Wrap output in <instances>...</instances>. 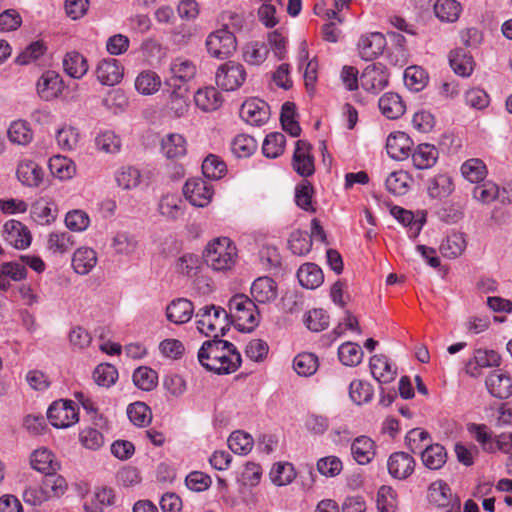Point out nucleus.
<instances>
[{"label": "nucleus", "mask_w": 512, "mask_h": 512, "mask_svg": "<svg viewBox=\"0 0 512 512\" xmlns=\"http://www.w3.org/2000/svg\"><path fill=\"white\" fill-rule=\"evenodd\" d=\"M200 364L218 375L231 374L241 365L242 358L234 344L222 340L219 334L214 339L203 342L198 351Z\"/></svg>", "instance_id": "f257e3e1"}, {"label": "nucleus", "mask_w": 512, "mask_h": 512, "mask_svg": "<svg viewBox=\"0 0 512 512\" xmlns=\"http://www.w3.org/2000/svg\"><path fill=\"white\" fill-rule=\"evenodd\" d=\"M237 249L227 237H219L209 242L203 253L208 267L215 271L230 270L236 261Z\"/></svg>", "instance_id": "f03ea898"}, {"label": "nucleus", "mask_w": 512, "mask_h": 512, "mask_svg": "<svg viewBox=\"0 0 512 512\" xmlns=\"http://www.w3.org/2000/svg\"><path fill=\"white\" fill-rule=\"evenodd\" d=\"M196 324L200 333L206 336L219 334L222 337L229 330L228 313L225 309L215 305L200 308L196 314Z\"/></svg>", "instance_id": "7ed1b4c3"}, {"label": "nucleus", "mask_w": 512, "mask_h": 512, "mask_svg": "<svg viewBox=\"0 0 512 512\" xmlns=\"http://www.w3.org/2000/svg\"><path fill=\"white\" fill-rule=\"evenodd\" d=\"M231 317L241 332H251L259 323V311L255 302L244 294H237L229 301Z\"/></svg>", "instance_id": "20e7f679"}, {"label": "nucleus", "mask_w": 512, "mask_h": 512, "mask_svg": "<svg viewBox=\"0 0 512 512\" xmlns=\"http://www.w3.org/2000/svg\"><path fill=\"white\" fill-rule=\"evenodd\" d=\"M236 37L231 30L220 28L211 32L206 39V48L210 56L218 59L228 58L236 50Z\"/></svg>", "instance_id": "39448f33"}, {"label": "nucleus", "mask_w": 512, "mask_h": 512, "mask_svg": "<svg viewBox=\"0 0 512 512\" xmlns=\"http://www.w3.org/2000/svg\"><path fill=\"white\" fill-rule=\"evenodd\" d=\"M246 76V70L242 64L228 61L218 67L215 80L218 87L223 90L234 91L242 86Z\"/></svg>", "instance_id": "423d86ee"}, {"label": "nucleus", "mask_w": 512, "mask_h": 512, "mask_svg": "<svg viewBox=\"0 0 512 512\" xmlns=\"http://www.w3.org/2000/svg\"><path fill=\"white\" fill-rule=\"evenodd\" d=\"M47 418L54 427L67 428L78 422V409L71 400L55 401L48 408Z\"/></svg>", "instance_id": "0eeeda50"}, {"label": "nucleus", "mask_w": 512, "mask_h": 512, "mask_svg": "<svg viewBox=\"0 0 512 512\" xmlns=\"http://www.w3.org/2000/svg\"><path fill=\"white\" fill-rule=\"evenodd\" d=\"M312 145L303 139L297 140L292 156V168L301 177L307 178L315 172V160Z\"/></svg>", "instance_id": "6e6552de"}, {"label": "nucleus", "mask_w": 512, "mask_h": 512, "mask_svg": "<svg viewBox=\"0 0 512 512\" xmlns=\"http://www.w3.org/2000/svg\"><path fill=\"white\" fill-rule=\"evenodd\" d=\"M389 83L387 68L381 63L368 65L360 76L361 87L372 94H378Z\"/></svg>", "instance_id": "1a4fd4ad"}, {"label": "nucleus", "mask_w": 512, "mask_h": 512, "mask_svg": "<svg viewBox=\"0 0 512 512\" xmlns=\"http://www.w3.org/2000/svg\"><path fill=\"white\" fill-rule=\"evenodd\" d=\"M183 193L192 205L205 207L212 199L213 188L211 184L201 178H192L186 181Z\"/></svg>", "instance_id": "9d476101"}, {"label": "nucleus", "mask_w": 512, "mask_h": 512, "mask_svg": "<svg viewBox=\"0 0 512 512\" xmlns=\"http://www.w3.org/2000/svg\"><path fill=\"white\" fill-rule=\"evenodd\" d=\"M387 469L393 478L404 480L414 472L415 460L407 452H394L387 460Z\"/></svg>", "instance_id": "9b49d317"}, {"label": "nucleus", "mask_w": 512, "mask_h": 512, "mask_svg": "<svg viewBox=\"0 0 512 512\" xmlns=\"http://www.w3.org/2000/svg\"><path fill=\"white\" fill-rule=\"evenodd\" d=\"M240 117L250 125L261 126L269 119V108L263 100L252 98L240 108Z\"/></svg>", "instance_id": "f8f14e48"}, {"label": "nucleus", "mask_w": 512, "mask_h": 512, "mask_svg": "<svg viewBox=\"0 0 512 512\" xmlns=\"http://www.w3.org/2000/svg\"><path fill=\"white\" fill-rule=\"evenodd\" d=\"M386 44L384 35L379 32L364 35L358 42L359 55L363 60H373L383 53Z\"/></svg>", "instance_id": "ddd939ff"}, {"label": "nucleus", "mask_w": 512, "mask_h": 512, "mask_svg": "<svg viewBox=\"0 0 512 512\" xmlns=\"http://www.w3.org/2000/svg\"><path fill=\"white\" fill-rule=\"evenodd\" d=\"M4 239L16 249H25L31 244V235L25 225L9 220L3 226Z\"/></svg>", "instance_id": "4468645a"}, {"label": "nucleus", "mask_w": 512, "mask_h": 512, "mask_svg": "<svg viewBox=\"0 0 512 512\" xmlns=\"http://www.w3.org/2000/svg\"><path fill=\"white\" fill-rule=\"evenodd\" d=\"M413 146L412 139L405 132L397 131L391 133L386 141L388 155L395 160L408 158Z\"/></svg>", "instance_id": "2eb2a0df"}, {"label": "nucleus", "mask_w": 512, "mask_h": 512, "mask_svg": "<svg viewBox=\"0 0 512 512\" xmlns=\"http://www.w3.org/2000/svg\"><path fill=\"white\" fill-rule=\"evenodd\" d=\"M489 393L498 399H507L512 395V378L501 370L490 373L485 381Z\"/></svg>", "instance_id": "dca6fc26"}, {"label": "nucleus", "mask_w": 512, "mask_h": 512, "mask_svg": "<svg viewBox=\"0 0 512 512\" xmlns=\"http://www.w3.org/2000/svg\"><path fill=\"white\" fill-rule=\"evenodd\" d=\"M63 82L55 71H46L37 82V93L41 99L50 101L57 98L62 92Z\"/></svg>", "instance_id": "f3484780"}, {"label": "nucleus", "mask_w": 512, "mask_h": 512, "mask_svg": "<svg viewBox=\"0 0 512 512\" xmlns=\"http://www.w3.org/2000/svg\"><path fill=\"white\" fill-rule=\"evenodd\" d=\"M251 295L254 302L271 303L278 296L277 284L268 276L258 277L251 285Z\"/></svg>", "instance_id": "a211bd4d"}, {"label": "nucleus", "mask_w": 512, "mask_h": 512, "mask_svg": "<svg viewBox=\"0 0 512 512\" xmlns=\"http://www.w3.org/2000/svg\"><path fill=\"white\" fill-rule=\"evenodd\" d=\"M96 76L103 85L114 86L123 77V67L117 59H103L97 66Z\"/></svg>", "instance_id": "6ab92c4d"}, {"label": "nucleus", "mask_w": 512, "mask_h": 512, "mask_svg": "<svg viewBox=\"0 0 512 512\" xmlns=\"http://www.w3.org/2000/svg\"><path fill=\"white\" fill-rule=\"evenodd\" d=\"M193 313V303L186 298L175 299L166 308L167 319L177 325L187 323Z\"/></svg>", "instance_id": "aec40b11"}, {"label": "nucleus", "mask_w": 512, "mask_h": 512, "mask_svg": "<svg viewBox=\"0 0 512 512\" xmlns=\"http://www.w3.org/2000/svg\"><path fill=\"white\" fill-rule=\"evenodd\" d=\"M375 448V442L370 437L361 435L353 440L351 444V454L358 464L366 465L375 457Z\"/></svg>", "instance_id": "412c9836"}, {"label": "nucleus", "mask_w": 512, "mask_h": 512, "mask_svg": "<svg viewBox=\"0 0 512 512\" xmlns=\"http://www.w3.org/2000/svg\"><path fill=\"white\" fill-rule=\"evenodd\" d=\"M372 376L380 383L387 384L396 378L397 371L385 355H374L369 361Z\"/></svg>", "instance_id": "4be33fe9"}, {"label": "nucleus", "mask_w": 512, "mask_h": 512, "mask_svg": "<svg viewBox=\"0 0 512 512\" xmlns=\"http://www.w3.org/2000/svg\"><path fill=\"white\" fill-rule=\"evenodd\" d=\"M19 181L28 187H38L44 178L43 169L32 160H23L16 171Z\"/></svg>", "instance_id": "5701e85b"}, {"label": "nucleus", "mask_w": 512, "mask_h": 512, "mask_svg": "<svg viewBox=\"0 0 512 512\" xmlns=\"http://www.w3.org/2000/svg\"><path fill=\"white\" fill-rule=\"evenodd\" d=\"M378 106L381 113L391 120L400 118L406 111V105L402 97L393 92H387L381 96Z\"/></svg>", "instance_id": "b1692460"}, {"label": "nucleus", "mask_w": 512, "mask_h": 512, "mask_svg": "<svg viewBox=\"0 0 512 512\" xmlns=\"http://www.w3.org/2000/svg\"><path fill=\"white\" fill-rule=\"evenodd\" d=\"M449 64L455 74L461 77H469L475 68L473 57L462 48L450 51Z\"/></svg>", "instance_id": "393cba45"}, {"label": "nucleus", "mask_w": 512, "mask_h": 512, "mask_svg": "<svg viewBox=\"0 0 512 512\" xmlns=\"http://www.w3.org/2000/svg\"><path fill=\"white\" fill-rule=\"evenodd\" d=\"M195 105L204 112H213L223 103L221 93L214 87L198 89L194 94Z\"/></svg>", "instance_id": "a878e982"}, {"label": "nucleus", "mask_w": 512, "mask_h": 512, "mask_svg": "<svg viewBox=\"0 0 512 512\" xmlns=\"http://www.w3.org/2000/svg\"><path fill=\"white\" fill-rule=\"evenodd\" d=\"M27 270L18 262H4L0 264V289L6 291L10 288V280L21 281L26 279Z\"/></svg>", "instance_id": "bb28decb"}, {"label": "nucleus", "mask_w": 512, "mask_h": 512, "mask_svg": "<svg viewBox=\"0 0 512 512\" xmlns=\"http://www.w3.org/2000/svg\"><path fill=\"white\" fill-rule=\"evenodd\" d=\"M97 254L92 248H78L72 257V266L79 275L88 274L97 264Z\"/></svg>", "instance_id": "cd10ccee"}, {"label": "nucleus", "mask_w": 512, "mask_h": 512, "mask_svg": "<svg viewBox=\"0 0 512 512\" xmlns=\"http://www.w3.org/2000/svg\"><path fill=\"white\" fill-rule=\"evenodd\" d=\"M162 153L168 159H178L185 156L187 144L185 138L178 133H171L161 141Z\"/></svg>", "instance_id": "c85d7f7f"}, {"label": "nucleus", "mask_w": 512, "mask_h": 512, "mask_svg": "<svg viewBox=\"0 0 512 512\" xmlns=\"http://www.w3.org/2000/svg\"><path fill=\"white\" fill-rule=\"evenodd\" d=\"M438 150L434 145L422 143L412 153V162L417 169H429L438 159Z\"/></svg>", "instance_id": "c756f323"}, {"label": "nucleus", "mask_w": 512, "mask_h": 512, "mask_svg": "<svg viewBox=\"0 0 512 512\" xmlns=\"http://www.w3.org/2000/svg\"><path fill=\"white\" fill-rule=\"evenodd\" d=\"M297 278L302 287L315 289L323 283L324 275L319 266L314 263H306L298 269Z\"/></svg>", "instance_id": "7c9ffc66"}, {"label": "nucleus", "mask_w": 512, "mask_h": 512, "mask_svg": "<svg viewBox=\"0 0 512 512\" xmlns=\"http://www.w3.org/2000/svg\"><path fill=\"white\" fill-rule=\"evenodd\" d=\"M63 68L70 77L81 79L88 71V63L81 53L71 51L66 53L63 58Z\"/></svg>", "instance_id": "2f4dec72"}, {"label": "nucleus", "mask_w": 512, "mask_h": 512, "mask_svg": "<svg viewBox=\"0 0 512 512\" xmlns=\"http://www.w3.org/2000/svg\"><path fill=\"white\" fill-rule=\"evenodd\" d=\"M421 459L428 469L438 470L447 461V451L441 444L428 445L421 452Z\"/></svg>", "instance_id": "473e14b6"}, {"label": "nucleus", "mask_w": 512, "mask_h": 512, "mask_svg": "<svg viewBox=\"0 0 512 512\" xmlns=\"http://www.w3.org/2000/svg\"><path fill=\"white\" fill-rule=\"evenodd\" d=\"M31 466L45 475L60 469V464L54 460V455L47 449H39L32 453Z\"/></svg>", "instance_id": "72a5a7b5"}, {"label": "nucleus", "mask_w": 512, "mask_h": 512, "mask_svg": "<svg viewBox=\"0 0 512 512\" xmlns=\"http://www.w3.org/2000/svg\"><path fill=\"white\" fill-rule=\"evenodd\" d=\"M500 355L494 350H482L478 349L475 351L474 358L467 365V370L472 376H475L477 368L494 367L500 364Z\"/></svg>", "instance_id": "f704fd0d"}, {"label": "nucleus", "mask_w": 512, "mask_h": 512, "mask_svg": "<svg viewBox=\"0 0 512 512\" xmlns=\"http://www.w3.org/2000/svg\"><path fill=\"white\" fill-rule=\"evenodd\" d=\"M461 10V5L456 0H437L434 4L435 16L442 22L457 21Z\"/></svg>", "instance_id": "c9c22d12"}, {"label": "nucleus", "mask_w": 512, "mask_h": 512, "mask_svg": "<svg viewBox=\"0 0 512 512\" xmlns=\"http://www.w3.org/2000/svg\"><path fill=\"white\" fill-rule=\"evenodd\" d=\"M49 169L53 176L60 180H69L76 173L75 163L64 156H54L49 160Z\"/></svg>", "instance_id": "e433bc0d"}, {"label": "nucleus", "mask_w": 512, "mask_h": 512, "mask_svg": "<svg viewBox=\"0 0 512 512\" xmlns=\"http://www.w3.org/2000/svg\"><path fill=\"white\" fill-rule=\"evenodd\" d=\"M461 173L469 182L478 184L484 181L488 172L485 163L481 159L471 158L462 164Z\"/></svg>", "instance_id": "4c0bfd02"}, {"label": "nucleus", "mask_w": 512, "mask_h": 512, "mask_svg": "<svg viewBox=\"0 0 512 512\" xmlns=\"http://www.w3.org/2000/svg\"><path fill=\"white\" fill-rule=\"evenodd\" d=\"M466 248V239L462 233L448 235L440 244L439 250L444 257L457 258Z\"/></svg>", "instance_id": "58836bf2"}, {"label": "nucleus", "mask_w": 512, "mask_h": 512, "mask_svg": "<svg viewBox=\"0 0 512 512\" xmlns=\"http://www.w3.org/2000/svg\"><path fill=\"white\" fill-rule=\"evenodd\" d=\"M391 214L404 226L409 227V237L416 238L424 225L425 219H415L414 214L402 207L395 206L391 209Z\"/></svg>", "instance_id": "ea45409f"}, {"label": "nucleus", "mask_w": 512, "mask_h": 512, "mask_svg": "<svg viewBox=\"0 0 512 512\" xmlns=\"http://www.w3.org/2000/svg\"><path fill=\"white\" fill-rule=\"evenodd\" d=\"M471 195L477 202L488 205L498 199L500 188L492 181L480 182L472 188Z\"/></svg>", "instance_id": "a19ab883"}, {"label": "nucleus", "mask_w": 512, "mask_h": 512, "mask_svg": "<svg viewBox=\"0 0 512 512\" xmlns=\"http://www.w3.org/2000/svg\"><path fill=\"white\" fill-rule=\"evenodd\" d=\"M428 195L434 199L448 197L453 192V182L450 176L439 174L431 178L428 183Z\"/></svg>", "instance_id": "79ce46f5"}, {"label": "nucleus", "mask_w": 512, "mask_h": 512, "mask_svg": "<svg viewBox=\"0 0 512 512\" xmlns=\"http://www.w3.org/2000/svg\"><path fill=\"white\" fill-rule=\"evenodd\" d=\"M286 144V137L280 132L268 134L262 145L263 155L267 158L275 159L283 154Z\"/></svg>", "instance_id": "37998d69"}, {"label": "nucleus", "mask_w": 512, "mask_h": 512, "mask_svg": "<svg viewBox=\"0 0 512 512\" xmlns=\"http://www.w3.org/2000/svg\"><path fill=\"white\" fill-rule=\"evenodd\" d=\"M42 486L49 499L61 497L68 488L66 479L57 474L56 471H52L45 475Z\"/></svg>", "instance_id": "c03bdc74"}, {"label": "nucleus", "mask_w": 512, "mask_h": 512, "mask_svg": "<svg viewBox=\"0 0 512 512\" xmlns=\"http://www.w3.org/2000/svg\"><path fill=\"white\" fill-rule=\"evenodd\" d=\"M159 212L170 220H177L183 215V201L177 195H165L159 203Z\"/></svg>", "instance_id": "a18cd8bd"}, {"label": "nucleus", "mask_w": 512, "mask_h": 512, "mask_svg": "<svg viewBox=\"0 0 512 512\" xmlns=\"http://www.w3.org/2000/svg\"><path fill=\"white\" fill-rule=\"evenodd\" d=\"M296 105L293 102H285L281 108L280 121L282 128L291 136L297 137L301 133V127L295 119Z\"/></svg>", "instance_id": "49530a36"}, {"label": "nucleus", "mask_w": 512, "mask_h": 512, "mask_svg": "<svg viewBox=\"0 0 512 512\" xmlns=\"http://www.w3.org/2000/svg\"><path fill=\"white\" fill-rule=\"evenodd\" d=\"M170 72L172 80L188 82L195 77L197 69L191 60L177 58L171 63Z\"/></svg>", "instance_id": "de8ad7c7"}, {"label": "nucleus", "mask_w": 512, "mask_h": 512, "mask_svg": "<svg viewBox=\"0 0 512 512\" xmlns=\"http://www.w3.org/2000/svg\"><path fill=\"white\" fill-rule=\"evenodd\" d=\"M173 86L175 88L170 94L168 108L176 117H181L187 113L189 108L188 91L184 87H176L175 84Z\"/></svg>", "instance_id": "09e8293b"}, {"label": "nucleus", "mask_w": 512, "mask_h": 512, "mask_svg": "<svg viewBox=\"0 0 512 512\" xmlns=\"http://www.w3.org/2000/svg\"><path fill=\"white\" fill-rule=\"evenodd\" d=\"M202 172L206 178L218 180L225 176L227 166L219 156L209 154L202 163Z\"/></svg>", "instance_id": "8fccbe9b"}, {"label": "nucleus", "mask_w": 512, "mask_h": 512, "mask_svg": "<svg viewBox=\"0 0 512 512\" xmlns=\"http://www.w3.org/2000/svg\"><path fill=\"white\" fill-rule=\"evenodd\" d=\"M160 86V77L153 71H143L135 80V88L143 95H151L157 92Z\"/></svg>", "instance_id": "3c124183"}, {"label": "nucleus", "mask_w": 512, "mask_h": 512, "mask_svg": "<svg viewBox=\"0 0 512 512\" xmlns=\"http://www.w3.org/2000/svg\"><path fill=\"white\" fill-rule=\"evenodd\" d=\"M132 379L137 388L143 391H151L157 385L158 376L153 369L141 366L135 369Z\"/></svg>", "instance_id": "603ef678"}, {"label": "nucleus", "mask_w": 512, "mask_h": 512, "mask_svg": "<svg viewBox=\"0 0 512 512\" xmlns=\"http://www.w3.org/2000/svg\"><path fill=\"white\" fill-rule=\"evenodd\" d=\"M363 355L361 347L356 343L346 342L338 348L339 360L345 366H357L361 363Z\"/></svg>", "instance_id": "864d4df0"}, {"label": "nucleus", "mask_w": 512, "mask_h": 512, "mask_svg": "<svg viewBox=\"0 0 512 512\" xmlns=\"http://www.w3.org/2000/svg\"><path fill=\"white\" fill-rule=\"evenodd\" d=\"M257 149L255 139L247 134L237 135L231 143V151L238 158H247Z\"/></svg>", "instance_id": "5fc2aeb1"}, {"label": "nucleus", "mask_w": 512, "mask_h": 512, "mask_svg": "<svg viewBox=\"0 0 512 512\" xmlns=\"http://www.w3.org/2000/svg\"><path fill=\"white\" fill-rule=\"evenodd\" d=\"M127 415L130 421L138 427H145L152 420L151 409L144 402L130 404L127 408Z\"/></svg>", "instance_id": "6e6d98bb"}, {"label": "nucleus", "mask_w": 512, "mask_h": 512, "mask_svg": "<svg viewBox=\"0 0 512 512\" xmlns=\"http://www.w3.org/2000/svg\"><path fill=\"white\" fill-rule=\"evenodd\" d=\"M75 242L69 232H52L47 241V247L53 253L64 254L72 249Z\"/></svg>", "instance_id": "4d7b16f0"}, {"label": "nucleus", "mask_w": 512, "mask_h": 512, "mask_svg": "<svg viewBox=\"0 0 512 512\" xmlns=\"http://www.w3.org/2000/svg\"><path fill=\"white\" fill-rule=\"evenodd\" d=\"M228 446L232 452L239 455L248 454L253 448V438L243 431H234L228 438Z\"/></svg>", "instance_id": "13d9d810"}, {"label": "nucleus", "mask_w": 512, "mask_h": 512, "mask_svg": "<svg viewBox=\"0 0 512 512\" xmlns=\"http://www.w3.org/2000/svg\"><path fill=\"white\" fill-rule=\"evenodd\" d=\"M428 81V74L419 66H410L405 69L404 82L405 85L413 91L422 90Z\"/></svg>", "instance_id": "bf43d9fd"}, {"label": "nucleus", "mask_w": 512, "mask_h": 512, "mask_svg": "<svg viewBox=\"0 0 512 512\" xmlns=\"http://www.w3.org/2000/svg\"><path fill=\"white\" fill-rule=\"evenodd\" d=\"M293 367L300 376H311L318 368V358L312 353L298 354L293 361Z\"/></svg>", "instance_id": "052dcab7"}, {"label": "nucleus", "mask_w": 512, "mask_h": 512, "mask_svg": "<svg viewBox=\"0 0 512 512\" xmlns=\"http://www.w3.org/2000/svg\"><path fill=\"white\" fill-rule=\"evenodd\" d=\"M296 477V472L290 463H277L270 471L272 482L278 486L290 484Z\"/></svg>", "instance_id": "680f3d73"}, {"label": "nucleus", "mask_w": 512, "mask_h": 512, "mask_svg": "<svg viewBox=\"0 0 512 512\" xmlns=\"http://www.w3.org/2000/svg\"><path fill=\"white\" fill-rule=\"evenodd\" d=\"M410 177L408 173L404 171L392 172L386 179L387 190L397 196H401L407 193L409 188Z\"/></svg>", "instance_id": "e2e57ef3"}, {"label": "nucleus", "mask_w": 512, "mask_h": 512, "mask_svg": "<svg viewBox=\"0 0 512 512\" xmlns=\"http://www.w3.org/2000/svg\"><path fill=\"white\" fill-rule=\"evenodd\" d=\"M288 245L294 255L302 256L310 252L312 240L307 232L296 230L290 234Z\"/></svg>", "instance_id": "0e129e2a"}, {"label": "nucleus", "mask_w": 512, "mask_h": 512, "mask_svg": "<svg viewBox=\"0 0 512 512\" xmlns=\"http://www.w3.org/2000/svg\"><path fill=\"white\" fill-rule=\"evenodd\" d=\"M93 379L97 385L108 388L118 379V371L112 364H100L93 372Z\"/></svg>", "instance_id": "69168bd1"}, {"label": "nucleus", "mask_w": 512, "mask_h": 512, "mask_svg": "<svg viewBox=\"0 0 512 512\" xmlns=\"http://www.w3.org/2000/svg\"><path fill=\"white\" fill-rule=\"evenodd\" d=\"M268 55V49L264 43L255 41L248 43L243 50L244 60L251 65L262 64Z\"/></svg>", "instance_id": "338daca9"}, {"label": "nucleus", "mask_w": 512, "mask_h": 512, "mask_svg": "<svg viewBox=\"0 0 512 512\" xmlns=\"http://www.w3.org/2000/svg\"><path fill=\"white\" fill-rule=\"evenodd\" d=\"M397 508V494L390 487L383 485L377 493V509L379 512H395Z\"/></svg>", "instance_id": "774afa93"}]
</instances>
